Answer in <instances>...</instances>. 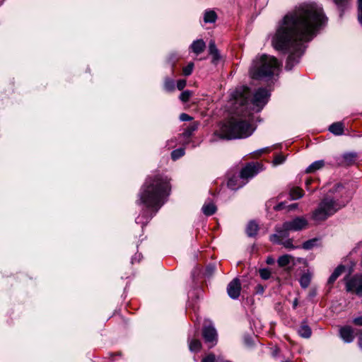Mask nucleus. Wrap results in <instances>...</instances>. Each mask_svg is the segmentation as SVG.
<instances>
[{"mask_svg": "<svg viewBox=\"0 0 362 362\" xmlns=\"http://www.w3.org/2000/svg\"><path fill=\"white\" fill-rule=\"evenodd\" d=\"M325 21L322 8L314 3L301 4L284 17L272 44L276 50L289 52L286 69L291 70L299 62L305 49L304 43L316 35Z\"/></svg>", "mask_w": 362, "mask_h": 362, "instance_id": "f257e3e1", "label": "nucleus"}, {"mask_svg": "<svg viewBox=\"0 0 362 362\" xmlns=\"http://www.w3.org/2000/svg\"><path fill=\"white\" fill-rule=\"evenodd\" d=\"M169 182H145L140 191V202L149 210L151 218L165 202L170 194Z\"/></svg>", "mask_w": 362, "mask_h": 362, "instance_id": "f03ea898", "label": "nucleus"}, {"mask_svg": "<svg viewBox=\"0 0 362 362\" xmlns=\"http://www.w3.org/2000/svg\"><path fill=\"white\" fill-rule=\"evenodd\" d=\"M308 226V221L305 217L296 216L281 226H276L275 233L270 235L269 240L274 244L281 245L286 249L294 250L298 247L293 245V240L289 238V233L303 230Z\"/></svg>", "mask_w": 362, "mask_h": 362, "instance_id": "7ed1b4c3", "label": "nucleus"}, {"mask_svg": "<svg viewBox=\"0 0 362 362\" xmlns=\"http://www.w3.org/2000/svg\"><path fill=\"white\" fill-rule=\"evenodd\" d=\"M251 96L250 89L244 86L238 87L231 93V99L235 106L243 107L250 103L257 112H259L267 103L270 94L267 89L260 88L257 90L252 97Z\"/></svg>", "mask_w": 362, "mask_h": 362, "instance_id": "20e7f679", "label": "nucleus"}, {"mask_svg": "<svg viewBox=\"0 0 362 362\" xmlns=\"http://www.w3.org/2000/svg\"><path fill=\"white\" fill-rule=\"evenodd\" d=\"M280 66L281 63L273 56L257 55L250 68V75L253 79H269L275 74Z\"/></svg>", "mask_w": 362, "mask_h": 362, "instance_id": "39448f33", "label": "nucleus"}, {"mask_svg": "<svg viewBox=\"0 0 362 362\" xmlns=\"http://www.w3.org/2000/svg\"><path fill=\"white\" fill-rule=\"evenodd\" d=\"M254 131L251 124L245 120L231 119L221 125L215 135L223 139H235L246 138L250 136Z\"/></svg>", "mask_w": 362, "mask_h": 362, "instance_id": "423d86ee", "label": "nucleus"}, {"mask_svg": "<svg viewBox=\"0 0 362 362\" xmlns=\"http://www.w3.org/2000/svg\"><path fill=\"white\" fill-rule=\"evenodd\" d=\"M345 205V202H340L335 198L326 197L320 202L317 208L313 211L312 219L317 222L325 221Z\"/></svg>", "mask_w": 362, "mask_h": 362, "instance_id": "0eeeda50", "label": "nucleus"}, {"mask_svg": "<svg viewBox=\"0 0 362 362\" xmlns=\"http://www.w3.org/2000/svg\"><path fill=\"white\" fill-rule=\"evenodd\" d=\"M345 289L347 292L362 296V274H355L345 277Z\"/></svg>", "mask_w": 362, "mask_h": 362, "instance_id": "6e6552de", "label": "nucleus"}, {"mask_svg": "<svg viewBox=\"0 0 362 362\" xmlns=\"http://www.w3.org/2000/svg\"><path fill=\"white\" fill-rule=\"evenodd\" d=\"M262 170V165L258 162L250 163L240 170V175L242 179H251Z\"/></svg>", "mask_w": 362, "mask_h": 362, "instance_id": "1a4fd4ad", "label": "nucleus"}, {"mask_svg": "<svg viewBox=\"0 0 362 362\" xmlns=\"http://www.w3.org/2000/svg\"><path fill=\"white\" fill-rule=\"evenodd\" d=\"M357 158L356 153H345L335 156L334 164L338 166H350L356 162Z\"/></svg>", "mask_w": 362, "mask_h": 362, "instance_id": "9d476101", "label": "nucleus"}, {"mask_svg": "<svg viewBox=\"0 0 362 362\" xmlns=\"http://www.w3.org/2000/svg\"><path fill=\"white\" fill-rule=\"evenodd\" d=\"M202 335L205 342L210 344L209 347H212L216 344L217 332L212 325L204 326L202 330Z\"/></svg>", "mask_w": 362, "mask_h": 362, "instance_id": "9b49d317", "label": "nucleus"}, {"mask_svg": "<svg viewBox=\"0 0 362 362\" xmlns=\"http://www.w3.org/2000/svg\"><path fill=\"white\" fill-rule=\"evenodd\" d=\"M241 291V284L240 280L237 278L233 279L227 286V293L233 299H237Z\"/></svg>", "mask_w": 362, "mask_h": 362, "instance_id": "f8f14e48", "label": "nucleus"}, {"mask_svg": "<svg viewBox=\"0 0 362 362\" xmlns=\"http://www.w3.org/2000/svg\"><path fill=\"white\" fill-rule=\"evenodd\" d=\"M339 334L341 338L346 343H350L353 341L354 339L353 329L349 326L341 327L339 329Z\"/></svg>", "mask_w": 362, "mask_h": 362, "instance_id": "ddd939ff", "label": "nucleus"}, {"mask_svg": "<svg viewBox=\"0 0 362 362\" xmlns=\"http://www.w3.org/2000/svg\"><path fill=\"white\" fill-rule=\"evenodd\" d=\"M209 53L210 55L212 56L211 62L214 64H216L221 59V55L219 54L218 49H217L215 42L214 40H211L209 42Z\"/></svg>", "mask_w": 362, "mask_h": 362, "instance_id": "4468645a", "label": "nucleus"}, {"mask_svg": "<svg viewBox=\"0 0 362 362\" xmlns=\"http://www.w3.org/2000/svg\"><path fill=\"white\" fill-rule=\"evenodd\" d=\"M190 48L194 53L198 55L204 52L206 48V44L203 40H197L192 42Z\"/></svg>", "mask_w": 362, "mask_h": 362, "instance_id": "2eb2a0df", "label": "nucleus"}, {"mask_svg": "<svg viewBox=\"0 0 362 362\" xmlns=\"http://www.w3.org/2000/svg\"><path fill=\"white\" fill-rule=\"evenodd\" d=\"M345 271V267L344 265H339L333 272L332 275L329 276L327 284L332 285L337 278L342 274Z\"/></svg>", "mask_w": 362, "mask_h": 362, "instance_id": "dca6fc26", "label": "nucleus"}, {"mask_svg": "<svg viewBox=\"0 0 362 362\" xmlns=\"http://www.w3.org/2000/svg\"><path fill=\"white\" fill-rule=\"evenodd\" d=\"M325 165L323 160H319L311 163L305 170L307 173H313L322 169Z\"/></svg>", "mask_w": 362, "mask_h": 362, "instance_id": "f3484780", "label": "nucleus"}, {"mask_svg": "<svg viewBox=\"0 0 362 362\" xmlns=\"http://www.w3.org/2000/svg\"><path fill=\"white\" fill-rule=\"evenodd\" d=\"M217 19V14L214 10H206L204 13V21L205 23H215Z\"/></svg>", "mask_w": 362, "mask_h": 362, "instance_id": "a211bd4d", "label": "nucleus"}, {"mask_svg": "<svg viewBox=\"0 0 362 362\" xmlns=\"http://www.w3.org/2000/svg\"><path fill=\"white\" fill-rule=\"evenodd\" d=\"M298 334L303 338H309L311 336L312 331L310 327L305 323L302 322L298 330Z\"/></svg>", "mask_w": 362, "mask_h": 362, "instance_id": "6ab92c4d", "label": "nucleus"}, {"mask_svg": "<svg viewBox=\"0 0 362 362\" xmlns=\"http://www.w3.org/2000/svg\"><path fill=\"white\" fill-rule=\"evenodd\" d=\"M329 130L335 135H341L344 132L343 124L341 122H335L331 124Z\"/></svg>", "mask_w": 362, "mask_h": 362, "instance_id": "aec40b11", "label": "nucleus"}, {"mask_svg": "<svg viewBox=\"0 0 362 362\" xmlns=\"http://www.w3.org/2000/svg\"><path fill=\"white\" fill-rule=\"evenodd\" d=\"M199 125V123L198 122H192V124H189V126L187 128L185 129L184 132L182 133V135L186 138L190 137L192 135L193 132L198 129Z\"/></svg>", "mask_w": 362, "mask_h": 362, "instance_id": "412c9836", "label": "nucleus"}, {"mask_svg": "<svg viewBox=\"0 0 362 362\" xmlns=\"http://www.w3.org/2000/svg\"><path fill=\"white\" fill-rule=\"evenodd\" d=\"M202 210L206 216H211L216 212V207L213 203H208L203 205Z\"/></svg>", "mask_w": 362, "mask_h": 362, "instance_id": "4be33fe9", "label": "nucleus"}, {"mask_svg": "<svg viewBox=\"0 0 362 362\" xmlns=\"http://www.w3.org/2000/svg\"><path fill=\"white\" fill-rule=\"evenodd\" d=\"M258 225L255 221H250L246 229V232L248 236H255L258 231Z\"/></svg>", "mask_w": 362, "mask_h": 362, "instance_id": "5701e85b", "label": "nucleus"}, {"mask_svg": "<svg viewBox=\"0 0 362 362\" xmlns=\"http://www.w3.org/2000/svg\"><path fill=\"white\" fill-rule=\"evenodd\" d=\"M337 8L344 12L350 6L351 0H333Z\"/></svg>", "mask_w": 362, "mask_h": 362, "instance_id": "b1692460", "label": "nucleus"}, {"mask_svg": "<svg viewBox=\"0 0 362 362\" xmlns=\"http://www.w3.org/2000/svg\"><path fill=\"white\" fill-rule=\"evenodd\" d=\"M319 240L318 238H313V239H310V240H308L305 242H304L302 245V247L304 249V250H311L313 249L315 246L317 245V241Z\"/></svg>", "mask_w": 362, "mask_h": 362, "instance_id": "393cba45", "label": "nucleus"}, {"mask_svg": "<svg viewBox=\"0 0 362 362\" xmlns=\"http://www.w3.org/2000/svg\"><path fill=\"white\" fill-rule=\"evenodd\" d=\"M303 190L300 188H293L290 192V196L292 199H298L303 196Z\"/></svg>", "mask_w": 362, "mask_h": 362, "instance_id": "a878e982", "label": "nucleus"}, {"mask_svg": "<svg viewBox=\"0 0 362 362\" xmlns=\"http://www.w3.org/2000/svg\"><path fill=\"white\" fill-rule=\"evenodd\" d=\"M292 257L289 255H284L279 257L278 264L279 267H285L290 263Z\"/></svg>", "mask_w": 362, "mask_h": 362, "instance_id": "bb28decb", "label": "nucleus"}, {"mask_svg": "<svg viewBox=\"0 0 362 362\" xmlns=\"http://www.w3.org/2000/svg\"><path fill=\"white\" fill-rule=\"evenodd\" d=\"M310 280L311 276L309 274H303L300 279V284L303 288H305L310 285Z\"/></svg>", "mask_w": 362, "mask_h": 362, "instance_id": "cd10ccee", "label": "nucleus"}, {"mask_svg": "<svg viewBox=\"0 0 362 362\" xmlns=\"http://www.w3.org/2000/svg\"><path fill=\"white\" fill-rule=\"evenodd\" d=\"M185 155V150L182 148L175 149L171 153V158L173 160H176Z\"/></svg>", "mask_w": 362, "mask_h": 362, "instance_id": "c85d7f7f", "label": "nucleus"}, {"mask_svg": "<svg viewBox=\"0 0 362 362\" xmlns=\"http://www.w3.org/2000/svg\"><path fill=\"white\" fill-rule=\"evenodd\" d=\"M202 346L201 341L198 339H192L189 342V349L192 351H198Z\"/></svg>", "mask_w": 362, "mask_h": 362, "instance_id": "c756f323", "label": "nucleus"}, {"mask_svg": "<svg viewBox=\"0 0 362 362\" xmlns=\"http://www.w3.org/2000/svg\"><path fill=\"white\" fill-rule=\"evenodd\" d=\"M164 88L167 91H173L175 90V82L173 79L165 78Z\"/></svg>", "mask_w": 362, "mask_h": 362, "instance_id": "7c9ffc66", "label": "nucleus"}, {"mask_svg": "<svg viewBox=\"0 0 362 362\" xmlns=\"http://www.w3.org/2000/svg\"><path fill=\"white\" fill-rule=\"evenodd\" d=\"M192 95V91L188 90H185L180 94V99L182 102L187 103V101H189Z\"/></svg>", "mask_w": 362, "mask_h": 362, "instance_id": "2f4dec72", "label": "nucleus"}, {"mask_svg": "<svg viewBox=\"0 0 362 362\" xmlns=\"http://www.w3.org/2000/svg\"><path fill=\"white\" fill-rule=\"evenodd\" d=\"M194 69V63L190 62L182 69V73L185 76H187L191 75Z\"/></svg>", "mask_w": 362, "mask_h": 362, "instance_id": "473e14b6", "label": "nucleus"}, {"mask_svg": "<svg viewBox=\"0 0 362 362\" xmlns=\"http://www.w3.org/2000/svg\"><path fill=\"white\" fill-rule=\"evenodd\" d=\"M259 275L262 279L267 280L270 278L271 272L268 269H259Z\"/></svg>", "mask_w": 362, "mask_h": 362, "instance_id": "72a5a7b5", "label": "nucleus"}, {"mask_svg": "<svg viewBox=\"0 0 362 362\" xmlns=\"http://www.w3.org/2000/svg\"><path fill=\"white\" fill-rule=\"evenodd\" d=\"M178 60V57L176 54L175 53H172L170 54V56L168 57V59H167V62L169 64H170L172 66H174V65L175 64V63L177 62Z\"/></svg>", "mask_w": 362, "mask_h": 362, "instance_id": "f704fd0d", "label": "nucleus"}, {"mask_svg": "<svg viewBox=\"0 0 362 362\" xmlns=\"http://www.w3.org/2000/svg\"><path fill=\"white\" fill-rule=\"evenodd\" d=\"M286 158L283 155H277L275 156L274 159V165H277L283 163L285 160Z\"/></svg>", "mask_w": 362, "mask_h": 362, "instance_id": "c9c22d12", "label": "nucleus"}, {"mask_svg": "<svg viewBox=\"0 0 362 362\" xmlns=\"http://www.w3.org/2000/svg\"><path fill=\"white\" fill-rule=\"evenodd\" d=\"M358 20L362 25V0H358Z\"/></svg>", "mask_w": 362, "mask_h": 362, "instance_id": "e433bc0d", "label": "nucleus"}, {"mask_svg": "<svg viewBox=\"0 0 362 362\" xmlns=\"http://www.w3.org/2000/svg\"><path fill=\"white\" fill-rule=\"evenodd\" d=\"M202 362H217L215 355L210 354L202 359Z\"/></svg>", "mask_w": 362, "mask_h": 362, "instance_id": "4c0bfd02", "label": "nucleus"}, {"mask_svg": "<svg viewBox=\"0 0 362 362\" xmlns=\"http://www.w3.org/2000/svg\"><path fill=\"white\" fill-rule=\"evenodd\" d=\"M187 81L185 79H180L177 82V88L178 90H182L186 86Z\"/></svg>", "mask_w": 362, "mask_h": 362, "instance_id": "58836bf2", "label": "nucleus"}, {"mask_svg": "<svg viewBox=\"0 0 362 362\" xmlns=\"http://www.w3.org/2000/svg\"><path fill=\"white\" fill-rule=\"evenodd\" d=\"M180 119L181 121H190L192 119V117L186 113H182L180 115Z\"/></svg>", "mask_w": 362, "mask_h": 362, "instance_id": "ea45409f", "label": "nucleus"}, {"mask_svg": "<svg viewBox=\"0 0 362 362\" xmlns=\"http://www.w3.org/2000/svg\"><path fill=\"white\" fill-rule=\"evenodd\" d=\"M353 323L356 325L362 326V316L354 318Z\"/></svg>", "mask_w": 362, "mask_h": 362, "instance_id": "a19ab883", "label": "nucleus"}, {"mask_svg": "<svg viewBox=\"0 0 362 362\" xmlns=\"http://www.w3.org/2000/svg\"><path fill=\"white\" fill-rule=\"evenodd\" d=\"M285 208V205L284 202H281L279 204L274 206V209L275 211H281Z\"/></svg>", "mask_w": 362, "mask_h": 362, "instance_id": "79ce46f5", "label": "nucleus"}, {"mask_svg": "<svg viewBox=\"0 0 362 362\" xmlns=\"http://www.w3.org/2000/svg\"><path fill=\"white\" fill-rule=\"evenodd\" d=\"M257 293H263L264 288L262 285H257L255 288Z\"/></svg>", "mask_w": 362, "mask_h": 362, "instance_id": "37998d69", "label": "nucleus"}, {"mask_svg": "<svg viewBox=\"0 0 362 362\" xmlns=\"http://www.w3.org/2000/svg\"><path fill=\"white\" fill-rule=\"evenodd\" d=\"M298 206V204H290L287 206V209H288V211H292V210H294L297 208Z\"/></svg>", "mask_w": 362, "mask_h": 362, "instance_id": "c03bdc74", "label": "nucleus"}, {"mask_svg": "<svg viewBox=\"0 0 362 362\" xmlns=\"http://www.w3.org/2000/svg\"><path fill=\"white\" fill-rule=\"evenodd\" d=\"M235 184L236 182H227V187L230 189H235Z\"/></svg>", "mask_w": 362, "mask_h": 362, "instance_id": "a18cd8bd", "label": "nucleus"}, {"mask_svg": "<svg viewBox=\"0 0 362 362\" xmlns=\"http://www.w3.org/2000/svg\"><path fill=\"white\" fill-rule=\"evenodd\" d=\"M267 263L268 264H274V258L270 257H267Z\"/></svg>", "mask_w": 362, "mask_h": 362, "instance_id": "49530a36", "label": "nucleus"}, {"mask_svg": "<svg viewBox=\"0 0 362 362\" xmlns=\"http://www.w3.org/2000/svg\"><path fill=\"white\" fill-rule=\"evenodd\" d=\"M359 346L362 348V332H361L359 335Z\"/></svg>", "mask_w": 362, "mask_h": 362, "instance_id": "de8ad7c7", "label": "nucleus"}, {"mask_svg": "<svg viewBox=\"0 0 362 362\" xmlns=\"http://www.w3.org/2000/svg\"><path fill=\"white\" fill-rule=\"evenodd\" d=\"M268 149L266 148H262L259 150V153H264L266 151H267Z\"/></svg>", "mask_w": 362, "mask_h": 362, "instance_id": "09e8293b", "label": "nucleus"}, {"mask_svg": "<svg viewBox=\"0 0 362 362\" xmlns=\"http://www.w3.org/2000/svg\"><path fill=\"white\" fill-rule=\"evenodd\" d=\"M297 305H298V300H297V299H295V300L293 301V308H296L297 306Z\"/></svg>", "mask_w": 362, "mask_h": 362, "instance_id": "8fccbe9b", "label": "nucleus"}, {"mask_svg": "<svg viewBox=\"0 0 362 362\" xmlns=\"http://www.w3.org/2000/svg\"><path fill=\"white\" fill-rule=\"evenodd\" d=\"M336 186H337V189H339V188H341V187H342V185H341V184H340V183H339V184L336 185Z\"/></svg>", "mask_w": 362, "mask_h": 362, "instance_id": "3c124183", "label": "nucleus"}, {"mask_svg": "<svg viewBox=\"0 0 362 362\" xmlns=\"http://www.w3.org/2000/svg\"><path fill=\"white\" fill-rule=\"evenodd\" d=\"M310 183H311V182H305V185H306V187H308V185H309Z\"/></svg>", "mask_w": 362, "mask_h": 362, "instance_id": "603ef678", "label": "nucleus"}, {"mask_svg": "<svg viewBox=\"0 0 362 362\" xmlns=\"http://www.w3.org/2000/svg\"><path fill=\"white\" fill-rule=\"evenodd\" d=\"M283 362H290V361H284Z\"/></svg>", "mask_w": 362, "mask_h": 362, "instance_id": "864d4df0", "label": "nucleus"}]
</instances>
